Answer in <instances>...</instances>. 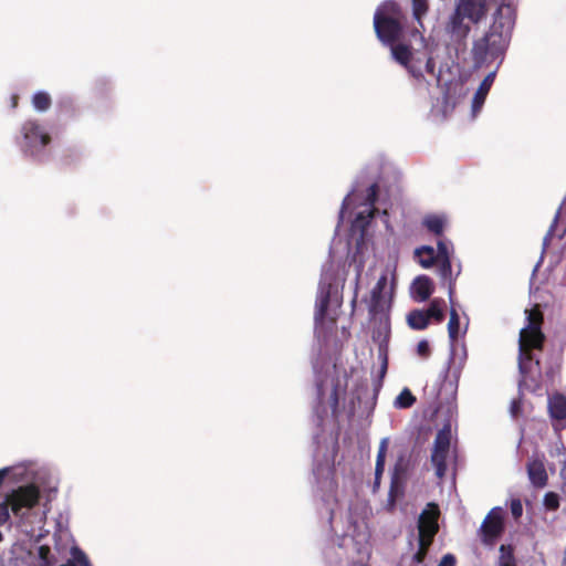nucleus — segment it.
<instances>
[{
    "label": "nucleus",
    "instance_id": "f257e3e1",
    "mask_svg": "<svg viewBox=\"0 0 566 566\" xmlns=\"http://www.w3.org/2000/svg\"><path fill=\"white\" fill-rule=\"evenodd\" d=\"M406 14L401 6L392 0L385 1L374 14V30L377 39L390 46L392 59L403 66L416 80L423 81L421 60L413 56L411 45L401 43L405 33Z\"/></svg>",
    "mask_w": 566,
    "mask_h": 566
},
{
    "label": "nucleus",
    "instance_id": "f03ea898",
    "mask_svg": "<svg viewBox=\"0 0 566 566\" xmlns=\"http://www.w3.org/2000/svg\"><path fill=\"white\" fill-rule=\"evenodd\" d=\"M525 326L520 331L518 337V367L523 375L524 386L536 391L541 388V360L534 354L535 350H543L546 342V335L542 331L544 324V313L539 304H534L532 308H526Z\"/></svg>",
    "mask_w": 566,
    "mask_h": 566
},
{
    "label": "nucleus",
    "instance_id": "7ed1b4c3",
    "mask_svg": "<svg viewBox=\"0 0 566 566\" xmlns=\"http://www.w3.org/2000/svg\"><path fill=\"white\" fill-rule=\"evenodd\" d=\"M513 25V8L510 4H501L489 30L472 43L471 57L475 69L490 65L497 60L499 65L502 63L511 41Z\"/></svg>",
    "mask_w": 566,
    "mask_h": 566
},
{
    "label": "nucleus",
    "instance_id": "20e7f679",
    "mask_svg": "<svg viewBox=\"0 0 566 566\" xmlns=\"http://www.w3.org/2000/svg\"><path fill=\"white\" fill-rule=\"evenodd\" d=\"M6 496L12 514L23 520L28 512L39 504L41 493L35 484H27L12 490Z\"/></svg>",
    "mask_w": 566,
    "mask_h": 566
},
{
    "label": "nucleus",
    "instance_id": "39448f33",
    "mask_svg": "<svg viewBox=\"0 0 566 566\" xmlns=\"http://www.w3.org/2000/svg\"><path fill=\"white\" fill-rule=\"evenodd\" d=\"M451 446V429L449 426H444L440 429L434 438L433 448L431 452V463L436 469V475L439 479L444 478L447 473V459L449 455Z\"/></svg>",
    "mask_w": 566,
    "mask_h": 566
},
{
    "label": "nucleus",
    "instance_id": "423d86ee",
    "mask_svg": "<svg viewBox=\"0 0 566 566\" xmlns=\"http://www.w3.org/2000/svg\"><path fill=\"white\" fill-rule=\"evenodd\" d=\"M504 517L501 507H493L484 517L479 536L485 546H494L504 533Z\"/></svg>",
    "mask_w": 566,
    "mask_h": 566
},
{
    "label": "nucleus",
    "instance_id": "0eeeda50",
    "mask_svg": "<svg viewBox=\"0 0 566 566\" xmlns=\"http://www.w3.org/2000/svg\"><path fill=\"white\" fill-rule=\"evenodd\" d=\"M439 506L436 503H428L418 520V539H428L429 542H433V538L439 531Z\"/></svg>",
    "mask_w": 566,
    "mask_h": 566
},
{
    "label": "nucleus",
    "instance_id": "6e6552de",
    "mask_svg": "<svg viewBox=\"0 0 566 566\" xmlns=\"http://www.w3.org/2000/svg\"><path fill=\"white\" fill-rule=\"evenodd\" d=\"M22 134L25 147L32 155L35 148H43L51 142L50 135L42 129L36 120H27L22 126Z\"/></svg>",
    "mask_w": 566,
    "mask_h": 566
},
{
    "label": "nucleus",
    "instance_id": "1a4fd4ad",
    "mask_svg": "<svg viewBox=\"0 0 566 566\" xmlns=\"http://www.w3.org/2000/svg\"><path fill=\"white\" fill-rule=\"evenodd\" d=\"M407 473V464L403 458H399L395 463L391 472L390 488L388 493V502L391 506L395 505L397 497L402 493V484Z\"/></svg>",
    "mask_w": 566,
    "mask_h": 566
},
{
    "label": "nucleus",
    "instance_id": "9d476101",
    "mask_svg": "<svg viewBox=\"0 0 566 566\" xmlns=\"http://www.w3.org/2000/svg\"><path fill=\"white\" fill-rule=\"evenodd\" d=\"M391 306V298L386 300L384 294L370 292L368 300V313L370 319H388Z\"/></svg>",
    "mask_w": 566,
    "mask_h": 566
},
{
    "label": "nucleus",
    "instance_id": "9b49d317",
    "mask_svg": "<svg viewBox=\"0 0 566 566\" xmlns=\"http://www.w3.org/2000/svg\"><path fill=\"white\" fill-rule=\"evenodd\" d=\"M488 0H460L457 8L473 23L480 22L486 14Z\"/></svg>",
    "mask_w": 566,
    "mask_h": 566
},
{
    "label": "nucleus",
    "instance_id": "f8f14e48",
    "mask_svg": "<svg viewBox=\"0 0 566 566\" xmlns=\"http://www.w3.org/2000/svg\"><path fill=\"white\" fill-rule=\"evenodd\" d=\"M527 475L532 485L536 489H543L547 485L548 475L542 459H532L526 465Z\"/></svg>",
    "mask_w": 566,
    "mask_h": 566
},
{
    "label": "nucleus",
    "instance_id": "ddd939ff",
    "mask_svg": "<svg viewBox=\"0 0 566 566\" xmlns=\"http://www.w3.org/2000/svg\"><path fill=\"white\" fill-rule=\"evenodd\" d=\"M437 272L443 284L448 285L450 296L454 293L455 282L461 273V265L459 264L455 274L452 273V264L450 260H443L437 262Z\"/></svg>",
    "mask_w": 566,
    "mask_h": 566
},
{
    "label": "nucleus",
    "instance_id": "4468645a",
    "mask_svg": "<svg viewBox=\"0 0 566 566\" xmlns=\"http://www.w3.org/2000/svg\"><path fill=\"white\" fill-rule=\"evenodd\" d=\"M465 14L455 8L454 12L451 14L449 22L447 24V31L458 39H464L470 33V25L464 23Z\"/></svg>",
    "mask_w": 566,
    "mask_h": 566
},
{
    "label": "nucleus",
    "instance_id": "2eb2a0df",
    "mask_svg": "<svg viewBox=\"0 0 566 566\" xmlns=\"http://www.w3.org/2000/svg\"><path fill=\"white\" fill-rule=\"evenodd\" d=\"M496 75V71H493L489 73L483 81L481 82L480 86L478 87L473 99H472V111L478 112L483 106L485 98L494 83Z\"/></svg>",
    "mask_w": 566,
    "mask_h": 566
},
{
    "label": "nucleus",
    "instance_id": "dca6fc26",
    "mask_svg": "<svg viewBox=\"0 0 566 566\" xmlns=\"http://www.w3.org/2000/svg\"><path fill=\"white\" fill-rule=\"evenodd\" d=\"M415 297L420 302L427 301L434 291L432 280L427 275H419L412 282Z\"/></svg>",
    "mask_w": 566,
    "mask_h": 566
},
{
    "label": "nucleus",
    "instance_id": "f3484780",
    "mask_svg": "<svg viewBox=\"0 0 566 566\" xmlns=\"http://www.w3.org/2000/svg\"><path fill=\"white\" fill-rule=\"evenodd\" d=\"M332 285L322 286L316 300L315 321L322 322L327 313L331 301Z\"/></svg>",
    "mask_w": 566,
    "mask_h": 566
},
{
    "label": "nucleus",
    "instance_id": "a211bd4d",
    "mask_svg": "<svg viewBox=\"0 0 566 566\" xmlns=\"http://www.w3.org/2000/svg\"><path fill=\"white\" fill-rule=\"evenodd\" d=\"M388 443H389L388 438L381 439V441L379 443L377 458H376V465H375V485L376 486L379 485L380 479L385 471V462H386V455H387V451H388Z\"/></svg>",
    "mask_w": 566,
    "mask_h": 566
},
{
    "label": "nucleus",
    "instance_id": "6ab92c4d",
    "mask_svg": "<svg viewBox=\"0 0 566 566\" xmlns=\"http://www.w3.org/2000/svg\"><path fill=\"white\" fill-rule=\"evenodd\" d=\"M415 255L418 258V262L423 269H430L438 262L436 251L430 245L417 248L415 250Z\"/></svg>",
    "mask_w": 566,
    "mask_h": 566
},
{
    "label": "nucleus",
    "instance_id": "aec40b11",
    "mask_svg": "<svg viewBox=\"0 0 566 566\" xmlns=\"http://www.w3.org/2000/svg\"><path fill=\"white\" fill-rule=\"evenodd\" d=\"M407 323L415 331H423L428 327L430 321L423 310H412L407 315Z\"/></svg>",
    "mask_w": 566,
    "mask_h": 566
},
{
    "label": "nucleus",
    "instance_id": "412c9836",
    "mask_svg": "<svg viewBox=\"0 0 566 566\" xmlns=\"http://www.w3.org/2000/svg\"><path fill=\"white\" fill-rule=\"evenodd\" d=\"M563 365V353L559 350L558 353L553 354L549 357L547 366L545 368V376L552 382L555 381V378L559 376Z\"/></svg>",
    "mask_w": 566,
    "mask_h": 566
},
{
    "label": "nucleus",
    "instance_id": "4be33fe9",
    "mask_svg": "<svg viewBox=\"0 0 566 566\" xmlns=\"http://www.w3.org/2000/svg\"><path fill=\"white\" fill-rule=\"evenodd\" d=\"M422 224L429 232L441 235L444 230L446 219L442 216L428 214L423 218Z\"/></svg>",
    "mask_w": 566,
    "mask_h": 566
},
{
    "label": "nucleus",
    "instance_id": "5701e85b",
    "mask_svg": "<svg viewBox=\"0 0 566 566\" xmlns=\"http://www.w3.org/2000/svg\"><path fill=\"white\" fill-rule=\"evenodd\" d=\"M443 306L444 301L442 298H433L428 310L424 311L428 314L429 321L433 319L437 323H441L444 319Z\"/></svg>",
    "mask_w": 566,
    "mask_h": 566
},
{
    "label": "nucleus",
    "instance_id": "b1692460",
    "mask_svg": "<svg viewBox=\"0 0 566 566\" xmlns=\"http://www.w3.org/2000/svg\"><path fill=\"white\" fill-rule=\"evenodd\" d=\"M412 3V17L417 21L418 25L423 28V18L429 11L428 0H411Z\"/></svg>",
    "mask_w": 566,
    "mask_h": 566
},
{
    "label": "nucleus",
    "instance_id": "393cba45",
    "mask_svg": "<svg viewBox=\"0 0 566 566\" xmlns=\"http://www.w3.org/2000/svg\"><path fill=\"white\" fill-rule=\"evenodd\" d=\"M347 379L342 382L339 378L333 384L332 392L329 396V405L332 409H336L339 403V397L346 392Z\"/></svg>",
    "mask_w": 566,
    "mask_h": 566
},
{
    "label": "nucleus",
    "instance_id": "a878e982",
    "mask_svg": "<svg viewBox=\"0 0 566 566\" xmlns=\"http://www.w3.org/2000/svg\"><path fill=\"white\" fill-rule=\"evenodd\" d=\"M499 556V566H517L512 545H501Z\"/></svg>",
    "mask_w": 566,
    "mask_h": 566
},
{
    "label": "nucleus",
    "instance_id": "bb28decb",
    "mask_svg": "<svg viewBox=\"0 0 566 566\" xmlns=\"http://www.w3.org/2000/svg\"><path fill=\"white\" fill-rule=\"evenodd\" d=\"M459 331H460V316L458 314V311L455 308L450 310V318L448 323V334L451 343H454L458 340L459 337Z\"/></svg>",
    "mask_w": 566,
    "mask_h": 566
},
{
    "label": "nucleus",
    "instance_id": "cd10ccee",
    "mask_svg": "<svg viewBox=\"0 0 566 566\" xmlns=\"http://www.w3.org/2000/svg\"><path fill=\"white\" fill-rule=\"evenodd\" d=\"M416 402V397L409 388H403L396 397L394 406L399 409H408Z\"/></svg>",
    "mask_w": 566,
    "mask_h": 566
},
{
    "label": "nucleus",
    "instance_id": "c85d7f7f",
    "mask_svg": "<svg viewBox=\"0 0 566 566\" xmlns=\"http://www.w3.org/2000/svg\"><path fill=\"white\" fill-rule=\"evenodd\" d=\"M32 104L35 109L44 112L50 108L52 104L51 96L45 92H38L33 95Z\"/></svg>",
    "mask_w": 566,
    "mask_h": 566
},
{
    "label": "nucleus",
    "instance_id": "c756f323",
    "mask_svg": "<svg viewBox=\"0 0 566 566\" xmlns=\"http://www.w3.org/2000/svg\"><path fill=\"white\" fill-rule=\"evenodd\" d=\"M559 495L555 492H547L544 495L543 504L547 511H557L559 509Z\"/></svg>",
    "mask_w": 566,
    "mask_h": 566
},
{
    "label": "nucleus",
    "instance_id": "7c9ffc66",
    "mask_svg": "<svg viewBox=\"0 0 566 566\" xmlns=\"http://www.w3.org/2000/svg\"><path fill=\"white\" fill-rule=\"evenodd\" d=\"M418 542L419 548L413 555V562H416L417 564H421L426 559L429 547L431 546L432 542H429L428 539H418Z\"/></svg>",
    "mask_w": 566,
    "mask_h": 566
},
{
    "label": "nucleus",
    "instance_id": "2f4dec72",
    "mask_svg": "<svg viewBox=\"0 0 566 566\" xmlns=\"http://www.w3.org/2000/svg\"><path fill=\"white\" fill-rule=\"evenodd\" d=\"M436 256L438 261L450 260L451 253L448 243L443 240H439L437 243Z\"/></svg>",
    "mask_w": 566,
    "mask_h": 566
},
{
    "label": "nucleus",
    "instance_id": "473e14b6",
    "mask_svg": "<svg viewBox=\"0 0 566 566\" xmlns=\"http://www.w3.org/2000/svg\"><path fill=\"white\" fill-rule=\"evenodd\" d=\"M38 556H39V559L41 560V565L40 566H52L53 563L51 560V548H50V546L41 545L38 548Z\"/></svg>",
    "mask_w": 566,
    "mask_h": 566
},
{
    "label": "nucleus",
    "instance_id": "72a5a7b5",
    "mask_svg": "<svg viewBox=\"0 0 566 566\" xmlns=\"http://www.w3.org/2000/svg\"><path fill=\"white\" fill-rule=\"evenodd\" d=\"M10 504L6 497L4 501L0 503V526L8 522L10 517Z\"/></svg>",
    "mask_w": 566,
    "mask_h": 566
},
{
    "label": "nucleus",
    "instance_id": "f704fd0d",
    "mask_svg": "<svg viewBox=\"0 0 566 566\" xmlns=\"http://www.w3.org/2000/svg\"><path fill=\"white\" fill-rule=\"evenodd\" d=\"M378 190H379V187L377 184H373L369 186L368 190H367V197H366V200L367 202L374 207V205L376 203L377 199H378Z\"/></svg>",
    "mask_w": 566,
    "mask_h": 566
},
{
    "label": "nucleus",
    "instance_id": "c9c22d12",
    "mask_svg": "<svg viewBox=\"0 0 566 566\" xmlns=\"http://www.w3.org/2000/svg\"><path fill=\"white\" fill-rule=\"evenodd\" d=\"M387 284H388V276H387V273H384L380 275V277L378 279L376 285L371 289L370 292H376V293H380V294H384L386 287H387Z\"/></svg>",
    "mask_w": 566,
    "mask_h": 566
},
{
    "label": "nucleus",
    "instance_id": "e433bc0d",
    "mask_svg": "<svg viewBox=\"0 0 566 566\" xmlns=\"http://www.w3.org/2000/svg\"><path fill=\"white\" fill-rule=\"evenodd\" d=\"M417 354L422 358H428L430 356L431 349H430L429 343L426 339L420 340L418 343Z\"/></svg>",
    "mask_w": 566,
    "mask_h": 566
},
{
    "label": "nucleus",
    "instance_id": "4c0bfd02",
    "mask_svg": "<svg viewBox=\"0 0 566 566\" xmlns=\"http://www.w3.org/2000/svg\"><path fill=\"white\" fill-rule=\"evenodd\" d=\"M510 411H511L512 416L515 418L521 415V412H522V399L521 398H516V399L512 400Z\"/></svg>",
    "mask_w": 566,
    "mask_h": 566
},
{
    "label": "nucleus",
    "instance_id": "58836bf2",
    "mask_svg": "<svg viewBox=\"0 0 566 566\" xmlns=\"http://www.w3.org/2000/svg\"><path fill=\"white\" fill-rule=\"evenodd\" d=\"M74 557H75V560L81 565V566H92L91 562L88 560L87 556L80 549H75L74 551Z\"/></svg>",
    "mask_w": 566,
    "mask_h": 566
},
{
    "label": "nucleus",
    "instance_id": "ea45409f",
    "mask_svg": "<svg viewBox=\"0 0 566 566\" xmlns=\"http://www.w3.org/2000/svg\"><path fill=\"white\" fill-rule=\"evenodd\" d=\"M511 512L515 518H518L523 513L522 503L520 500H513L511 503Z\"/></svg>",
    "mask_w": 566,
    "mask_h": 566
},
{
    "label": "nucleus",
    "instance_id": "a19ab883",
    "mask_svg": "<svg viewBox=\"0 0 566 566\" xmlns=\"http://www.w3.org/2000/svg\"><path fill=\"white\" fill-rule=\"evenodd\" d=\"M455 564H457V558H455V556L449 553V554H446V555L441 558V560H440V563L438 564V566H455Z\"/></svg>",
    "mask_w": 566,
    "mask_h": 566
},
{
    "label": "nucleus",
    "instance_id": "79ce46f5",
    "mask_svg": "<svg viewBox=\"0 0 566 566\" xmlns=\"http://www.w3.org/2000/svg\"><path fill=\"white\" fill-rule=\"evenodd\" d=\"M424 69L428 74L434 75L436 62L431 55L427 57Z\"/></svg>",
    "mask_w": 566,
    "mask_h": 566
},
{
    "label": "nucleus",
    "instance_id": "37998d69",
    "mask_svg": "<svg viewBox=\"0 0 566 566\" xmlns=\"http://www.w3.org/2000/svg\"><path fill=\"white\" fill-rule=\"evenodd\" d=\"M374 213H375V209H374V208L369 210V212H368L367 217H365V216L360 212V213H358V216H357L356 220H357V221H365V220H366V222H368V221H369V219H371V218L374 217Z\"/></svg>",
    "mask_w": 566,
    "mask_h": 566
},
{
    "label": "nucleus",
    "instance_id": "c03bdc74",
    "mask_svg": "<svg viewBox=\"0 0 566 566\" xmlns=\"http://www.w3.org/2000/svg\"><path fill=\"white\" fill-rule=\"evenodd\" d=\"M8 473H9V468H3L0 470V486L2 485Z\"/></svg>",
    "mask_w": 566,
    "mask_h": 566
},
{
    "label": "nucleus",
    "instance_id": "a18cd8bd",
    "mask_svg": "<svg viewBox=\"0 0 566 566\" xmlns=\"http://www.w3.org/2000/svg\"><path fill=\"white\" fill-rule=\"evenodd\" d=\"M359 276H360V274L358 273L357 277H356L355 294H354V298H353V304H356V301H357Z\"/></svg>",
    "mask_w": 566,
    "mask_h": 566
},
{
    "label": "nucleus",
    "instance_id": "49530a36",
    "mask_svg": "<svg viewBox=\"0 0 566 566\" xmlns=\"http://www.w3.org/2000/svg\"><path fill=\"white\" fill-rule=\"evenodd\" d=\"M317 392H318V397H319V399H322V397H323V395H324V392H323V386H322V385H319V386L317 387Z\"/></svg>",
    "mask_w": 566,
    "mask_h": 566
},
{
    "label": "nucleus",
    "instance_id": "de8ad7c7",
    "mask_svg": "<svg viewBox=\"0 0 566 566\" xmlns=\"http://www.w3.org/2000/svg\"><path fill=\"white\" fill-rule=\"evenodd\" d=\"M387 370V360L384 361L382 366H381V374L384 375Z\"/></svg>",
    "mask_w": 566,
    "mask_h": 566
},
{
    "label": "nucleus",
    "instance_id": "09e8293b",
    "mask_svg": "<svg viewBox=\"0 0 566 566\" xmlns=\"http://www.w3.org/2000/svg\"><path fill=\"white\" fill-rule=\"evenodd\" d=\"M60 566H76L73 560H69L66 564L60 565Z\"/></svg>",
    "mask_w": 566,
    "mask_h": 566
},
{
    "label": "nucleus",
    "instance_id": "8fccbe9b",
    "mask_svg": "<svg viewBox=\"0 0 566 566\" xmlns=\"http://www.w3.org/2000/svg\"><path fill=\"white\" fill-rule=\"evenodd\" d=\"M562 491H563L564 495L566 496V482L564 483Z\"/></svg>",
    "mask_w": 566,
    "mask_h": 566
}]
</instances>
